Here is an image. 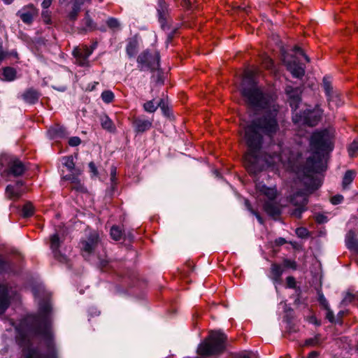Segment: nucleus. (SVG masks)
I'll return each mask as SVG.
<instances>
[{"mask_svg":"<svg viewBox=\"0 0 358 358\" xmlns=\"http://www.w3.org/2000/svg\"><path fill=\"white\" fill-rule=\"evenodd\" d=\"M241 94L250 109L261 115V117L252 120L244 127L243 139L248 149L244 159L248 171L256 174L266 166H274L280 163L294 166L300 156H296L287 148L283 149L280 155L276 154V152L281 150L280 145L273 148V154L262 155L263 134L271 136L279 129L276 119L278 106L273 96L263 93L257 86L251 71H246L244 74Z\"/></svg>","mask_w":358,"mask_h":358,"instance_id":"1","label":"nucleus"},{"mask_svg":"<svg viewBox=\"0 0 358 358\" xmlns=\"http://www.w3.org/2000/svg\"><path fill=\"white\" fill-rule=\"evenodd\" d=\"M334 131L332 129H324L313 133L310 139V150L311 156L308 157L306 165L303 168V177L301 179L305 189L299 191L290 196V202L296 207L292 215L299 218L306 210L308 194L317 189L321 182L315 178L312 173H320L325 170L324 158L325 153L333 150Z\"/></svg>","mask_w":358,"mask_h":358,"instance_id":"2","label":"nucleus"},{"mask_svg":"<svg viewBox=\"0 0 358 358\" xmlns=\"http://www.w3.org/2000/svg\"><path fill=\"white\" fill-rule=\"evenodd\" d=\"M38 305V314L27 315L16 329L23 339L29 336H40L46 342L48 352L45 355L41 354L37 350H32L27 358H57L50 331L51 305L48 301H40Z\"/></svg>","mask_w":358,"mask_h":358,"instance_id":"3","label":"nucleus"},{"mask_svg":"<svg viewBox=\"0 0 358 358\" xmlns=\"http://www.w3.org/2000/svg\"><path fill=\"white\" fill-rule=\"evenodd\" d=\"M227 336L221 331H212L197 348L199 355L204 357L220 354L225 349Z\"/></svg>","mask_w":358,"mask_h":358,"instance_id":"4","label":"nucleus"},{"mask_svg":"<svg viewBox=\"0 0 358 358\" xmlns=\"http://www.w3.org/2000/svg\"><path fill=\"white\" fill-rule=\"evenodd\" d=\"M322 115V110L317 107L313 110H305L302 114H299L297 112L293 113L292 120L296 124L313 127L319 122Z\"/></svg>","mask_w":358,"mask_h":358,"instance_id":"5","label":"nucleus"},{"mask_svg":"<svg viewBox=\"0 0 358 358\" xmlns=\"http://www.w3.org/2000/svg\"><path fill=\"white\" fill-rule=\"evenodd\" d=\"M3 166L0 164V173L2 177L13 176L15 177L22 176L25 170V166L19 159L12 157L8 159L7 169L2 170Z\"/></svg>","mask_w":358,"mask_h":358,"instance_id":"6","label":"nucleus"},{"mask_svg":"<svg viewBox=\"0 0 358 358\" xmlns=\"http://www.w3.org/2000/svg\"><path fill=\"white\" fill-rule=\"evenodd\" d=\"M151 59V54L148 51L142 52L137 58V62L138 68L141 71H145L150 69L155 71L159 67V54L156 52L155 53V59L156 60L154 63H150V59Z\"/></svg>","mask_w":358,"mask_h":358,"instance_id":"7","label":"nucleus"},{"mask_svg":"<svg viewBox=\"0 0 358 358\" xmlns=\"http://www.w3.org/2000/svg\"><path fill=\"white\" fill-rule=\"evenodd\" d=\"M100 242L99 234L96 231L90 232L86 239L81 241L80 248L84 257L91 255Z\"/></svg>","mask_w":358,"mask_h":358,"instance_id":"8","label":"nucleus"},{"mask_svg":"<svg viewBox=\"0 0 358 358\" xmlns=\"http://www.w3.org/2000/svg\"><path fill=\"white\" fill-rule=\"evenodd\" d=\"M284 62L294 77L301 78L304 76L305 68L299 63L295 57H293L290 61L284 59Z\"/></svg>","mask_w":358,"mask_h":358,"instance_id":"9","label":"nucleus"},{"mask_svg":"<svg viewBox=\"0 0 358 358\" xmlns=\"http://www.w3.org/2000/svg\"><path fill=\"white\" fill-rule=\"evenodd\" d=\"M286 92L289 98V105L294 110V113H295L301 101V90L298 88H293L291 86H287L286 87Z\"/></svg>","mask_w":358,"mask_h":358,"instance_id":"10","label":"nucleus"},{"mask_svg":"<svg viewBox=\"0 0 358 358\" xmlns=\"http://www.w3.org/2000/svg\"><path fill=\"white\" fill-rule=\"evenodd\" d=\"M62 242L57 234H55L50 236V249L55 257L59 259L61 262L66 260V257L61 256L59 251Z\"/></svg>","mask_w":358,"mask_h":358,"instance_id":"11","label":"nucleus"},{"mask_svg":"<svg viewBox=\"0 0 358 358\" xmlns=\"http://www.w3.org/2000/svg\"><path fill=\"white\" fill-rule=\"evenodd\" d=\"M36 14L37 11L33 6H30L27 8H23L17 13L20 19L26 24H31Z\"/></svg>","mask_w":358,"mask_h":358,"instance_id":"12","label":"nucleus"},{"mask_svg":"<svg viewBox=\"0 0 358 358\" xmlns=\"http://www.w3.org/2000/svg\"><path fill=\"white\" fill-rule=\"evenodd\" d=\"M133 124L134 129L136 132L143 133L151 128L152 122L149 120L138 117L134 120Z\"/></svg>","mask_w":358,"mask_h":358,"instance_id":"13","label":"nucleus"},{"mask_svg":"<svg viewBox=\"0 0 358 358\" xmlns=\"http://www.w3.org/2000/svg\"><path fill=\"white\" fill-rule=\"evenodd\" d=\"M256 187L260 195L265 196L269 201H273L275 199L277 190L275 188L268 187L261 182L258 183Z\"/></svg>","mask_w":358,"mask_h":358,"instance_id":"14","label":"nucleus"},{"mask_svg":"<svg viewBox=\"0 0 358 358\" xmlns=\"http://www.w3.org/2000/svg\"><path fill=\"white\" fill-rule=\"evenodd\" d=\"M9 305L8 289L4 285H0V314L3 313Z\"/></svg>","mask_w":358,"mask_h":358,"instance_id":"15","label":"nucleus"},{"mask_svg":"<svg viewBox=\"0 0 358 358\" xmlns=\"http://www.w3.org/2000/svg\"><path fill=\"white\" fill-rule=\"evenodd\" d=\"M71 172L72 173L65 176L64 179L66 180H69L71 182L73 185L72 188L76 189V190L82 191L83 187L80 183V179L78 178V175L80 173V170H75L74 171Z\"/></svg>","mask_w":358,"mask_h":358,"instance_id":"16","label":"nucleus"},{"mask_svg":"<svg viewBox=\"0 0 358 358\" xmlns=\"http://www.w3.org/2000/svg\"><path fill=\"white\" fill-rule=\"evenodd\" d=\"M346 245L347 248L353 252L358 254V238H356V234L352 231H350L346 235Z\"/></svg>","mask_w":358,"mask_h":358,"instance_id":"17","label":"nucleus"},{"mask_svg":"<svg viewBox=\"0 0 358 358\" xmlns=\"http://www.w3.org/2000/svg\"><path fill=\"white\" fill-rule=\"evenodd\" d=\"M282 266L278 264H272L271 266V275L270 278L274 282H280L281 280V275L283 273Z\"/></svg>","mask_w":358,"mask_h":358,"instance_id":"18","label":"nucleus"},{"mask_svg":"<svg viewBox=\"0 0 358 358\" xmlns=\"http://www.w3.org/2000/svg\"><path fill=\"white\" fill-rule=\"evenodd\" d=\"M16 71L11 67H6L0 72V79L3 81L10 82L15 79Z\"/></svg>","mask_w":358,"mask_h":358,"instance_id":"19","label":"nucleus"},{"mask_svg":"<svg viewBox=\"0 0 358 358\" xmlns=\"http://www.w3.org/2000/svg\"><path fill=\"white\" fill-rule=\"evenodd\" d=\"M22 194V189L13 185H8L6 188V196L10 199H17Z\"/></svg>","mask_w":358,"mask_h":358,"instance_id":"20","label":"nucleus"},{"mask_svg":"<svg viewBox=\"0 0 358 358\" xmlns=\"http://www.w3.org/2000/svg\"><path fill=\"white\" fill-rule=\"evenodd\" d=\"M73 55L76 58V62L81 66H88L89 61L84 54H82L79 48H76L73 51Z\"/></svg>","mask_w":358,"mask_h":358,"instance_id":"21","label":"nucleus"},{"mask_svg":"<svg viewBox=\"0 0 358 358\" xmlns=\"http://www.w3.org/2000/svg\"><path fill=\"white\" fill-rule=\"evenodd\" d=\"M328 104L330 108H334V106L338 107L341 105V100L338 92H334L331 95L327 96Z\"/></svg>","mask_w":358,"mask_h":358,"instance_id":"22","label":"nucleus"},{"mask_svg":"<svg viewBox=\"0 0 358 358\" xmlns=\"http://www.w3.org/2000/svg\"><path fill=\"white\" fill-rule=\"evenodd\" d=\"M100 121L103 129L108 130L110 132L114 131L115 130V127L113 121L109 118L108 115H102L100 117Z\"/></svg>","mask_w":358,"mask_h":358,"instance_id":"23","label":"nucleus"},{"mask_svg":"<svg viewBox=\"0 0 358 358\" xmlns=\"http://www.w3.org/2000/svg\"><path fill=\"white\" fill-rule=\"evenodd\" d=\"M265 211L270 215L275 216L280 214L278 207L273 203V201L266 202L264 205Z\"/></svg>","mask_w":358,"mask_h":358,"instance_id":"24","label":"nucleus"},{"mask_svg":"<svg viewBox=\"0 0 358 358\" xmlns=\"http://www.w3.org/2000/svg\"><path fill=\"white\" fill-rule=\"evenodd\" d=\"M23 98L27 102L29 103H34L38 100V94L34 90H28L24 93Z\"/></svg>","mask_w":358,"mask_h":358,"instance_id":"25","label":"nucleus"},{"mask_svg":"<svg viewBox=\"0 0 358 358\" xmlns=\"http://www.w3.org/2000/svg\"><path fill=\"white\" fill-rule=\"evenodd\" d=\"M138 48V43L136 40H130L126 47V51L129 57H134L136 52Z\"/></svg>","mask_w":358,"mask_h":358,"instance_id":"26","label":"nucleus"},{"mask_svg":"<svg viewBox=\"0 0 358 358\" xmlns=\"http://www.w3.org/2000/svg\"><path fill=\"white\" fill-rule=\"evenodd\" d=\"M48 134L52 138H60L65 135V129L62 127L51 128L48 131Z\"/></svg>","mask_w":358,"mask_h":358,"instance_id":"27","label":"nucleus"},{"mask_svg":"<svg viewBox=\"0 0 358 358\" xmlns=\"http://www.w3.org/2000/svg\"><path fill=\"white\" fill-rule=\"evenodd\" d=\"M355 176V172L352 170H349L345 172L344 177L343 178V186L345 188L348 185H350Z\"/></svg>","mask_w":358,"mask_h":358,"instance_id":"28","label":"nucleus"},{"mask_svg":"<svg viewBox=\"0 0 358 358\" xmlns=\"http://www.w3.org/2000/svg\"><path fill=\"white\" fill-rule=\"evenodd\" d=\"M90 11L86 10L85 12V16L84 19L83 20V22L85 26L86 30H92L95 28V23L92 20V19L90 16Z\"/></svg>","mask_w":358,"mask_h":358,"instance_id":"29","label":"nucleus"},{"mask_svg":"<svg viewBox=\"0 0 358 358\" xmlns=\"http://www.w3.org/2000/svg\"><path fill=\"white\" fill-rule=\"evenodd\" d=\"M323 87L326 96H330L332 92H335L331 86L330 78L327 76L323 78Z\"/></svg>","mask_w":358,"mask_h":358,"instance_id":"30","label":"nucleus"},{"mask_svg":"<svg viewBox=\"0 0 358 358\" xmlns=\"http://www.w3.org/2000/svg\"><path fill=\"white\" fill-rule=\"evenodd\" d=\"M63 164L71 172V171H74L75 170H77L76 169H75V164H74V162H73V156L64 157L63 158Z\"/></svg>","mask_w":358,"mask_h":358,"instance_id":"31","label":"nucleus"},{"mask_svg":"<svg viewBox=\"0 0 358 358\" xmlns=\"http://www.w3.org/2000/svg\"><path fill=\"white\" fill-rule=\"evenodd\" d=\"M321 343V336L320 334H317L314 337L307 339L305 342V345L307 346H317L320 345Z\"/></svg>","mask_w":358,"mask_h":358,"instance_id":"32","label":"nucleus"},{"mask_svg":"<svg viewBox=\"0 0 358 358\" xmlns=\"http://www.w3.org/2000/svg\"><path fill=\"white\" fill-rule=\"evenodd\" d=\"M22 216L24 217H30L34 214V207L30 202H27L22 208Z\"/></svg>","mask_w":358,"mask_h":358,"instance_id":"33","label":"nucleus"},{"mask_svg":"<svg viewBox=\"0 0 358 358\" xmlns=\"http://www.w3.org/2000/svg\"><path fill=\"white\" fill-rule=\"evenodd\" d=\"M123 236V233L120 227L113 226L110 229V236L115 241L120 240Z\"/></svg>","mask_w":358,"mask_h":358,"instance_id":"34","label":"nucleus"},{"mask_svg":"<svg viewBox=\"0 0 358 358\" xmlns=\"http://www.w3.org/2000/svg\"><path fill=\"white\" fill-rule=\"evenodd\" d=\"M348 154L350 157H354L358 152V139L354 140L348 147Z\"/></svg>","mask_w":358,"mask_h":358,"instance_id":"35","label":"nucleus"},{"mask_svg":"<svg viewBox=\"0 0 358 358\" xmlns=\"http://www.w3.org/2000/svg\"><path fill=\"white\" fill-rule=\"evenodd\" d=\"M101 97L103 102L110 103L114 99V94L110 90H106L101 93Z\"/></svg>","mask_w":358,"mask_h":358,"instance_id":"36","label":"nucleus"},{"mask_svg":"<svg viewBox=\"0 0 358 358\" xmlns=\"http://www.w3.org/2000/svg\"><path fill=\"white\" fill-rule=\"evenodd\" d=\"M158 106H156L153 100L148 101L143 104V109L148 113H154L157 110Z\"/></svg>","mask_w":358,"mask_h":358,"instance_id":"37","label":"nucleus"},{"mask_svg":"<svg viewBox=\"0 0 358 358\" xmlns=\"http://www.w3.org/2000/svg\"><path fill=\"white\" fill-rule=\"evenodd\" d=\"M245 205L247 208V209L252 213L254 215L256 216L258 222L260 223V224H263V219L262 218V217L259 215V214L258 213H257L255 210H254L252 207H251V205L250 203V202L248 201V200H245Z\"/></svg>","mask_w":358,"mask_h":358,"instance_id":"38","label":"nucleus"},{"mask_svg":"<svg viewBox=\"0 0 358 358\" xmlns=\"http://www.w3.org/2000/svg\"><path fill=\"white\" fill-rule=\"evenodd\" d=\"M107 25L113 29H118L120 23L116 18L110 17L106 22Z\"/></svg>","mask_w":358,"mask_h":358,"instance_id":"39","label":"nucleus"},{"mask_svg":"<svg viewBox=\"0 0 358 358\" xmlns=\"http://www.w3.org/2000/svg\"><path fill=\"white\" fill-rule=\"evenodd\" d=\"M282 267L296 270V263L295 261L288 259H285L283 260V266Z\"/></svg>","mask_w":358,"mask_h":358,"instance_id":"40","label":"nucleus"},{"mask_svg":"<svg viewBox=\"0 0 358 358\" xmlns=\"http://www.w3.org/2000/svg\"><path fill=\"white\" fill-rule=\"evenodd\" d=\"M318 301L320 302V304L324 308H328V307H329L327 300L326 299L324 294L321 292H318Z\"/></svg>","mask_w":358,"mask_h":358,"instance_id":"41","label":"nucleus"},{"mask_svg":"<svg viewBox=\"0 0 358 358\" xmlns=\"http://www.w3.org/2000/svg\"><path fill=\"white\" fill-rule=\"evenodd\" d=\"M85 1H90V0H75L72 9L79 13L81 6L85 3Z\"/></svg>","mask_w":358,"mask_h":358,"instance_id":"42","label":"nucleus"},{"mask_svg":"<svg viewBox=\"0 0 358 358\" xmlns=\"http://www.w3.org/2000/svg\"><path fill=\"white\" fill-rule=\"evenodd\" d=\"M296 235L300 238H306L308 236V230L304 227H299L296 229Z\"/></svg>","mask_w":358,"mask_h":358,"instance_id":"43","label":"nucleus"},{"mask_svg":"<svg viewBox=\"0 0 358 358\" xmlns=\"http://www.w3.org/2000/svg\"><path fill=\"white\" fill-rule=\"evenodd\" d=\"M157 106L161 108V110H162L163 113L165 115H169V108H168V106H166L165 101L163 99H161L159 101V102L157 104Z\"/></svg>","mask_w":358,"mask_h":358,"instance_id":"44","label":"nucleus"},{"mask_svg":"<svg viewBox=\"0 0 358 358\" xmlns=\"http://www.w3.org/2000/svg\"><path fill=\"white\" fill-rule=\"evenodd\" d=\"M81 143V140L78 136H73L69 138V144L72 147L78 146Z\"/></svg>","mask_w":358,"mask_h":358,"instance_id":"45","label":"nucleus"},{"mask_svg":"<svg viewBox=\"0 0 358 358\" xmlns=\"http://www.w3.org/2000/svg\"><path fill=\"white\" fill-rule=\"evenodd\" d=\"M355 295L351 293H347L343 300V303L345 304H348L352 302L355 299Z\"/></svg>","mask_w":358,"mask_h":358,"instance_id":"46","label":"nucleus"},{"mask_svg":"<svg viewBox=\"0 0 358 358\" xmlns=\"http://www.w3.org/2000/svg\"><path fill=\"white\" fill-rule=\"evenodd\" d=\"M263 64L265 68L271 69L273 66V62L270 57L265 56L264 61H263Z\"/></svg>","mask_w":358,"mask_h":358,"instance_id":"47","label":"nucleus"},{"mask_svg":"<svg viewBox=\"0 0 358 358\" xmlns=\"http://www.w3.org/2000/svg\"><path fill=\"white\" fill-rule=\"evenodd\" d=\"M315 220L319 224L325 223L327 222V217L323 214H317L315 215Z\"/></svg>","mask_w":358,"mask_h":358,"instance_id":"48","label":"nucleus"},{"mask_svg":"<svg viewBox=\"0 0 358 358\" xmlns=\"http://www.w3.org/2000/svg\"><path fill=\"white\" fill-rule=\"evenodd\" d=\"M82 54L85 55V57L88 59V57L92 55V50L89 48L87 46H83V48H79Z\"/></svg>","mask_w":358,"mask_h":358,"instance_id":"49","label":"nucleus"},{"mask_svg":"<svg viewBox=\"0 0 358 358\" xmlns=\"http://www.w3.org/2000/svg\"><path fill=\"white\" fill-rule=\"evenodd\" d=\"M294 51H295L296 52H297V53L300 54L301 55H302L307 62H310V58L308 57V56H307L304 53V52L303 51V50L301 48L296 46L294 48Z\"/></svg>","mask_w":358,"mask_h":358,"instance_id":"50","label":"nucleus"},{"mask_svg":"<svg viewBox=\"0 0 358 358\" xmlns=\"http://www.w3.org/2000/svg\"><path fill=\"white\" fill-rule=\"evenodd\" d=\"M343 200V196L341 195H336L331 199V202L334 205L341 203Z\"/></svg>","mask_w":358,"mask_h":358,"instance_id":"51","label":"nucleus"},{"mask_svg":"<svg viewBox=\"0 0 358 358\" xmlns=\"http://www.w3.org/2000/svg\"><path fill=\"white\" fill-rule=\"evenodd\" d=\"M287 285L289 288H294L296 285V281L294 278L292 276H289L286 278Z\"/></svg>","mask_w":358,"mask_h":358,"instance_id":"52","label":"nucleus"},{"mask_svg":"<svg viewBox=\"0 0 358 358\" xmlns=\"http://www.w3.org/2000/svg\"><path fill=\"white\" fill-rule=\"evenodd\" d=\"M324 309L327 310L326 317L329 320V322H333L334 320V315L333 311L330 309L329 307Z\"/></svg>","mask_w":358,"mask_h":358,"instance_id":"53","label":"nucleus"},{"mask_svg":"<svg viewBox=\"0 0 358 358\" xmlns=\"http://www.w3.org/2000/svg\"><path fill=\"white\" fill-rule=\"evenodd\" d=\"M117 169L116 167L112 166L110 168V180L112 182H115L116 180Z\"/></svg>","mask_w":358,"mask_h":358,"instance_id":"54","label":"nucleus"},{"mask_svg":"<svg viewBox=\"0 0 358 358\" xmlns=\"http://www.w3.org/2000/svg\"><path fill=\"white\" fill-rule=\"evenodd\" d=\"M251 353L250 352H243L239 355H236L234 356L232 358H250Z\"/></svg>","mask_w":358,"mask_h":358,"instance_id":"55","label":"nucleus"},{"mask_svg":"<svg viewBox=\"0 0 358 358\" xmlns=\"http://www.w3.org/2000/svg\"><path fill=\"white\" fill-rule=\"evenodd\" d=\"M89 168L90 169V171L93 173L94 176H96L98 174L96 167L93 162H90L89 164Z\"/></svg>","mask_w":358,"mask_h":358,"instance_id":"56","label":"nucleus"},{"mask_svg":"<svg viewBox=\"0 0 358 358\" xmlns=\"http://www.w3.org/2000/svg\"><path fill=\"white\" fill-rule=\"evenodd\" d=\"M52 1V0H43V1L42 2V4H41L43 8H44V9L48 8L51 5Z\"/></svg>","mask_w":358,"mask_h":358,"instance_id":"57","label":"nucleus"},{"mask_svg":"<svg viewBox=\"0 0 358 358\" xmlns=\"http://www.w3.org/2000/svg\"><path fill=\"white\" fill-rule=\"evenodd\" d=\"M78 12L72 9V10L69 13V18L72 20H75L78 16Z\"/></svg>","mask_w":358,"mask_h":358,"instance_id":"58","label":"nucleus"},{"mask_svg":"<svg viewBox=\"0 0 358 358\" xmlns=\"http://www.w3.org/2000/svg\"><path fill=\"white\" fill-rule=\"evenodd\" d=\"M276 243L278 245H283L286 243V241L283 238H279L276 240Z\"/></svg>","mask_w":358,"mask_h":358,"instance_id":"59","label":"nucleus"},{"mask_svg":"<svg viewBox=\"0 0 358 358\" xmlns=\"http://www.w3.org/2000/svg\"><path fill=\"white\" fill-rule=\"evenodd\" d=\"M182 4L184 6L189 8L191 5V1L190 0H182Z\"/></svg>","mask_w":358,"mask_h":358,"instance_id":"60","label":"nucleus"},{"mask_svg":"<svg viewBox=\"0 0 358 358\" xmlns=\"http://www.w3.org/2000/svg\"><path fill=\"white\" fill-rule=\"evenodd\" d=\"M13 185L21 189V187L23 185V182L22 180L17 181Z\"/></svg>","mask_w":358,"mask_h":358,"instance_id":"61","label":"nucleus"},{"mask_svg":"<svg viewBox=\"0 0 358 358\" xmlns=\"http://www.w3.org/2000/svg\"><path fill=\"white\" fill-rule=\"evenodd\" d=\"M159 21H160V22H161V24H162V27L163 28H164V25L163 24V20H164V19H163L162 15V13H161V12H160L159 10Z\"/></svg>","mask_w":358,"mask_h":358,"instance_id":"62","label":"nucleus"},{"mask_svg":"<svg viewBox=\"0 0 358 358\" xmlns=\"http://www.w3.org/2000/svg\"><path fill=\"white\" fill-rule=\"evenodd\" d=\"M156 60L155 59V54L151 55V59H150V63H154Z\"/></svg>","mask_w":358,"mask_h":358,"instance_id":"63","label":"nucleus"},{"mask_svg":"<svg viewBox=\"0 0 358 358\" xmlns=\"http://www.w3.org/2000/svg\"><path fill=\"white\" fill-rule=\"evenodd\" d=\"M317 355V353L316 352H312L310 353V357H316Z\"/></svg>","mask_w":358,"mask_h":358,"instance_id":"64","label":"nucleus"}]
</instances>
